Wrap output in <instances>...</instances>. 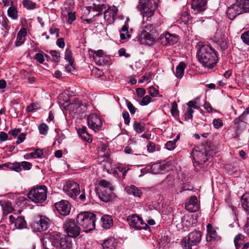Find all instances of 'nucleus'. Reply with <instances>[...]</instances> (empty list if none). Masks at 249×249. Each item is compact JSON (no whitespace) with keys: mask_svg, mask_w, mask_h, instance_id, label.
I'll use <instances>...</instances> for the list:
<instances>
[{"mask_svg":"<svg viewBox=\"0 0 249 249\" xmlns=\"http://www.w3.org/2000/svg\"><path fill=\"white\" fill-rule=\"evenodd\" d=\"M186 67L185 64L181 62L176 68L175 75L178 78H181L184 74V70Z\"/></svg>","mask_w":249,"mask_h":249,"instance_id":"32","label":"nucleus"},{"mask_svg":"<svg viewBox=\"0 0 249 249\" xmlns=\"http://www.w3.org/2000/svg\"><path fill=\"white\" fill-rule=\"evenodd\" d=\"M136 92L139 97H142L145 93V90L143 88H137L136 89Z\"/></svg>","mask_w":249,"mask_h":249,"instance_id":"61","label":"nucleus"},{"mask_svg":"<svg viewBox=\"0 0 249 249\" xmlns=\"http://www.w3.org/2000/svg\"><path fill=\"white\" fill-rule=\"evenodd\" d=\"M142 31H144L145 33H152L154 34L156 32V29L154 28V27L152 24L148 23L146 24L145 25H144L143 27V29Z\"/></svg>","mask_w":249,"mask_h":249,"instance_id":"43","label":"nucleus"},{"mask_svg":"<svg viewBox=\"0 0 249 249\" xmlns=\"http://www.w3.org/2000/svg\"><path fill=\"white\" fill-rule=\"evenodd\" d=\"M23 6L28 10H33L36 8V4L29 0H24L22 2Z\"/></svg>","mask_w":249,"mask_h":249,"instance_id":"41","label":"nucleus"},{"mask_svg":"<svg viewBox=\"0 0 249 249\" xmlns=\"http://www.w3.org/2000/svg\"><path fill=\"white\" fill-rule=\"evenodd\" d=\"M160 43L163 46L173 45L178 42V36L169 33L162 34L160 37Z\"/></svg>","mask_w":249,"mask_h":249,"instance_id":"14","label":"nucleus"},{"mask_svg":"<svg viewBox=\"0 0 249 249\" xmlns=\"http://www.w3.org/2000/svg\"><path fill=\"white\" fill-rule=\"evenodd\" d=\"M113 187L101 189L96 191L100 199L105 202H109L113 197Z\"/></svg>","mask_w":249,"mask_h":249,"instance_id":"18","label":"nucleus"},{"mask_svg":"<svg viewBox=\"0 0 249 249\" xmlns=\"http://www.w3.org/2000/svg\"><path fill=\"white\" fill-rule=\"evenodd\" d=\"M247 121V119L242 117L241 115L234 120V124L235 125V131L236 134H238L240 130L245 127Z\"/></svg>","mask_w":249,"mask_h":249,"instance_id":"23","label":"nucleus"},{"mask_svg":"<svg viewBox=\"0 0 249 249\" xmlns=\"http://www.w3.org/2000/svg\"><path fill=\"white\" fill-rule=\"evenodd\" d=\"M147 150L149 152H153L155 151V144L152 142H149L147 145Z\"/></svg>","mask_w":249,"mask_h":249,"instance_id":"64","label":"nucleus"},{"mask_svg":"<svg viewBox=\"0 0 249 249\" xmlns=\"http://www.w3.org/2000/svg\"><path fill=\"white\" fill-rule=\"evenodd\" d=\"M104 53L102 50L95 52L93 55L94 61L97 65H102L104 63Z\"/></svg>","mask_w":249,"mask_h":249,"instance_id":"29","label":"nucleus"},{"mask_svg":"<svg viewBox=\"0 0 249 249\" xmlns=\"http://www.w3.org/2000/svg\"><path fill=\"white\" fill-rule=\"evenodd\" d=\"M134 130L138 133H141L144 131V124L135 122L133 124Z\"/></svg>","mask_w":249,"mask_h":249,"instance_id":"40","label":"nucleus"},{"mask_svg":"<svg viewBox=\"0 0 249 249\" xmlns=\"http://www.w3.org/2000/svg\"><path fill=\"white\" fill-rule=\"evenodd\" d=\"M241 38L245 44L249 45V30L243 33Z\"/></svg>","mask_w":249,"mask_h":249,"instance_id":"52","label":"nucleus"},{"mask_svg":"<svg viewBox=\"0 0 249 249\" xmlns=\"http://www.w3.org/2000/svg\"><path fill=\"white\" fill-rule=\"evenodd\" d=\"M85 126H82L78 130L77 133L84 140L89 142H91V136L87 132Z\"/></svg>","mask_w":249,"mask_h":249,"instance_id":"26","label":"nucleus"},{"mask_svg":"<svg viewBox=\"0 0 249 249\" xmlns=\"http://www.w3.org/2000/svg\"><path fill=\"white\" fill-rule=\"evenodd\" d=\"M127 193L129 195H132L135 196L140 197L142 195V192L137 187L133 185H131L125 188Z\"/></svg>","mask_w":249,"mask_h":249,"instance_id":"27","label":"nucleus"},{"mask_svg":"<svg viewBox=\"0 0 249 249\" xmlns=\"http://www.w3.org/2000/svg\"><path fill=\"white\" fill-rule=\"evenodd\" d=\"M63 190L66 195L75 200L79 195V185L73 180H68L63 186Z\"/></svg>","mask_w":249,"mask_h":249,"instance_id":"8","label":"nucleus"},{"mask_svg":"<svg viewBox=\"0 0 249 249\" xmlns=\"http://www.w3.org/2000/svg\"><path fill=\"white\" fill-rule=\"evenodd\" d=\"M127 107L131 114H134L136 112V108L130 102H126Z\"/></svg>","mask_w":249,"mask_h":249,"instance_id":"59","label":"nucleus"},{"mask_svg":"<svg viewBox=\"0 0 249 249\" xmlns=\"http://www.w3.org/2000/svg\"><path fill=\"white\" fill-rule=\"evenodd\" d=\"M116 246V242L114 238H110L102 244L103 249H115Z\"/></svg>","mask_w":249,"mask_h":249,"instance_id":"30","label":"nucleus"},{"mask_svg":"<svg viewBox=\"0 0 249 249\" xmlns=\"http://www.w3.org/2000/svg\"><path fill=\"white\" fill-rule=\"evenodd\" d=\"M151 101V97L148 95H146L143 97L142 101L140 103V105L141 106H146L149 103H150Z\"/></svg>","mask_w":249,"mask_h":249,"instance_id":"57","label":"nucleus"},{"mask_svg":"<svg viewBox=\"0 0 249 249\" xmlns=\"http://www.w3.org/2000/svg\"><path fill=\"white\" fill-rule=\"evenodd\" d=\"M146 169L153 174L163 173L167 171V165L165 163H156L151 166H147Z\"/></svg>","mask_w":249,"mask_h":249,"instance_id":"17","label":"nucleus"},{"mask_svg":"<svg viewBox=\"0 0 249 249\" xmlns=\"http://www.w3.org/2000/svg\"><path fill=\"white\" fill-rule=\"evenodd\" d=\"M118 9L114 5L109 6L104 12V19L108 22L114 21L117 14Z\"/></svg>","mask_w":249,"mask_h":249,"instance_id":"19","label":"nucleus"},{"mask_svg":"<svg viewBox=\"0 0 249 249\" xmlns=\"http://www.w3.org/2000/svg\"><path fill=\"white\" fill-rule=\"evenodd\" d=\"M91 8L94 11L99 12L98 14L96 15V16H97L101 14L104 9L106 8V6L105 4H96L94 3L93 4V7L91 6L86 7V9L88 10L89 12L90 11Z\"/></svg>","mask_w":249,"mask_h":249,"instance_id":"33","label":"nucleus"},{"mask_svg":"<svg viewBox=\"0 0 249 249\" xmlns=\"http://www.w3.org/2000/svg\"><path fill=\"white\" fill-rule=\"evenodd\" d=\"M177 142V140L170 141L168 142L165 144V146L168 150H173L175 149L176 147V143Z\"/></svg>","mask_w":249,"mask_h":249,"instance_id":"50","label":"nucleus"},{"mask_svg":"<svg viewBox=\"0 0 249 249\" xmlns=\"http://www.w3.org/2000/svg\"><path fill=\"white\" fill-rule=\"evenodd\" d=\"M68 22L71 24L73 21L75 20V16L74 13L69 12L68 13Z\"/></svg>","mask_w":249,"mask_h":249,"instance_id":"60","label":"nucleus"},{"mask_svg":"<svg viewBox=\"0 0 249 249\" xmlns=\"http://www.w3.org/2000/svg\"><path fill=\"white\" fill-rule=\"evenodd\" d=\"M9 20L7 18H2L0 22L1 26L4 27L6 30H8L10 28V26L9 25Z\"/></svg>","mask_w":249,"mask_h":249,"instance_id":"55","label":"nucleus"},{"mask_svg":"<svg viewBox=\"0 0 249 249\" xmlns=\"http://www.w3.org/2000/svg\"><path fill=\"white\" fill-rule=\"evenodd\" d=\"M47 188L42 185L39 187L32 189L28 194L29 199L35 203H42L47 198Z\"/></svg>","mask_w":249,"mask_h":249,"instance_id":"7","label":"nucleus"},{"mask_svg":"<svg viewBox=\"0 0 249 249\" xmlns=\"http://www.w3.org/2000/svg\"><path fill=\"white\" fill-rule=\"evenodd\" d=\"M87 123L89 128L94 131H98L101 129L102 121L100 116L97 114L92 113L87 117Z\"/></svg>","mask_w":249,"mask_h":249,"instance_id":"11","label":"nucleus"},{"mask_svg":"<svg viewBox=\"0 0 249 249\" xmlns=\"http://www.w3.org/2000/svg\"><path fill=\"white\" fill-rule=\"evenodd\" d=\"M96 216L91 213L85 212L78 214L76 222L85 232L93 230L95 227Z\"/></svg>","mask_w":249,"mask_h":249,"instance_id":"4","label":"nucleus"},{"mask_svg":"<svg viewBox=\"0 0 249 249\" xmlns=\"http://www.w3.org/2000/svg\"><path fill=\"white\" fill-rule=\"evenodd\" d=\"M38 129L41 134L46 135L48 131V126L45 124H41L39 125Z\"/></svg>","mask_w":249,"mask_h":249,"instance_id":"49","label":"nucleus"},{"mask_svg":"<svg viewBox=\"0 0 249 249\" xmlns=\"http://www.w3.org/2000/svg\"><path fill=\"white\" fill-rule=\"evenodd\" d=\"M197 57L202 65L209 69L214 67L217 64V52L209 45H203L197 51Z\"/></svg>","mask_w":249,"mask_h":249,"instance_id":"2","label":"nucleus"},{"mask_svg":"<svg viewBox=\"0 0 249 249\" xmlns=\"http://www.w3.org/2000/svg\"><path fill=\"white\" fill-rule=\"evenodd\" d=\"M217 150L213 145L207 144L203 149L200 150L199 148H195L192 152V156L195 162L197 164H203L210 157L213 156Z\"/></svg>","mask_w":249,"mask_h":249,"instance_id":"3","label":"nucleus"},{"mask_svg":"<svg viewBox=\"0 0 249 249\" xmlns=\"http://www.w3.org/2000/svg\"><path fill=\"white\" fill-rule=\"evenodd\" d=\"M187 211L191 213L196 212L200 209V205L196 196H190L185 204Z\"/></svg>","mask_w":249,"mask_h":249,"instance_id":"15","label":"nucleus"},{"mask_svg":"<svg viewBox=\"0 0 249 249\" xmlns=\"http://www.w3.org/2000/svg\"><path fill=\"white\" fill-rule=\"evenodd\" d=\"M123 117L124 120V123L125 124H128L130 122V117L129 113L125 111L123 113Z\"/></svg>","mask_w":249,"mask_h":249,"instance_id":"62","label":"nucleus"},{"mask_svg":"<svg viewBox=\"0 0 249 249\" xmlns=\"http://www.w3.org/2000/svg\"><path fill=\"white\" fill-rule=\"evenodd\" d=\"M244 231L245 233L249 235V216H248L246 223L244 226Z\"/></svg>","mask_w":249,"mask_h":249,"instance_id":"63","label":"nucleus"},{"mask_svg":"<svg viewBox=\"0 0 249 249\" xmlns=\"http://www.w3.org/2000/svg\"><path fill=\"white\" fill-rule=\"evenodd\" d=\"M44 54L47 58L48 57V55L47 54H44L43 52H41V53H37L35 55V58L39 63L42 64L43 63L44 61Z\"/></svg>","mask_w":249,"mask_h":249,"instance_id":"46","label":"nucleus"},{"mask_svg":"<svg viewBox=\"0 0 249 249\" xmlns=\"http://www.w3.org/2000/svg\"><path fill=\"white\" fill-rule=\"evenodd\" d=\"M111 187H113L112 186L111 184L109 182L105 179H103L99 182V186L96 188V191L100 190L102 188H104L105 189L106 188H109Z\"/></svg>","mask_w":249,"mask_h":249,"instance_id":"42","label":"nucleus"},{"mask_svg":"<svg viewBox=\"0 0 249 249\" xmlns=\"http://www.w3.org/2000/svg\"><path fill=\"white\" fill-rule=\"evenodd\" d=\"M194 113L193 109H191V108H189L188 107L187 109V110L185 113V119L186 120H188L191 119L193 118V114Z\"/></svg>","mask_w":249,"mask_h":249,"instance_id":"56","label":"nucleus"},{"mask_svg":"<svg viewBox=\"0 0 249 249\" xmlns=\"http://www.w3.org/2000/svg\"><path fill=\"white\" fill-rule=\"evenodd\" d=\"M216 44L222 50H225L227 49L228 46L225 39L221 38L218 40L216 41Z\"/></svg>","mask_w":249,"mask_h":249,"instance_id":"45","label":"nucleus"},{"mask_svg":"<svg viewBox=\"0 0 249 249\" xmlns=\"http://www.w3.org/2000/svg\"><path fill=\"white\" fill-rule=\"evenodd\" d=\"M42 243L45 249H71L72 245L69 237L58 232L46 235Z\"/></svg>","mask_w":249,"mask_h":249,"instance_id":"1","label":"nucleus"},{"mask_svg":"<svg viewBox=\"0 0 249 249\" xmlns=\"http://www.w3.org/2000/svg\"><path fill=\"white\" fill-rule=\"evenodd\" d=\"M27 34V30L25 28H21L18 32L17 40L15 42V45L17 47L20 46L25 41V36Z\"/></svg>","mask_w":249,"mask_h":249,"instance_id":"24","label":"nucleus"},{"mask_svg":"<svg viewBox=\"0 0 249 249\" xmlns=\"http://www.w3.org/2000/svg\"><path fill=\"white\" fill-rule=\"evenodd\" d=\"M207 231L206 240L207 242L218 241L220 239V236H218L216 231L213 229L211 224L207 225Z\"/></svg>","mask_w":249,"mask_h":249,"instance_id":"21","label":"nucleus"},{"mask_svg":"<svg viewBox=\"0 0 249 249\" xmlns=\"http://www.w3.org/2000/svg\"><path fill=\"white\" fill-rule=\"evenodd\" d=\"M15 226L17 229H23L26 226V222L23 218L21 216H18L16 218Z\"/></svg>","mask_w":249,"mask_h":249,"instance_id":"39","label":"nucleus"},{"mask_svg":"<svg viewBox=\"0 0 249 249\" xmlns=\"http://www.w3.org/2000/svg\"><path fill=\"white\" fill-rule=\"evenodd\" d=\"M99 155L101 157L108 159L109 157V149L107 145L102 144L99 152Z\"/></svg>","mask_w":249,"mask_h":249,"instance_id":"36","label":"nucleus"},{"mask_svg":"<svg viewBox=\"0 0 249 249\" xmlns=\"http://www.w3.org/2000/svg\"><path fill=\"white\" fill-rule=\"evenodd\" d=\"M239 2L241 4V7L243 9V13L249 12V0H240Z\"/></svg>","mask_w":249,"mask_h":249,"instance_id":"44","label":"nucleus"},{"mask_svg":"<svg viewBox=\"0 0 249 249\" xmlns=\"http://www.w3.org/2000/svg\"><path fill=\"white\" fill-rule=\"evenodd\" d=\"M171 113L175 117L178 116V105L176 102L172 103V108L171 109Z\"/></svg>","mask_w":249,"mask_h":249,"instance_id":"47","label":"nucleus"},{"mask_svg":"<svg viewBox=\"0 0 249 249\" xmlns=\"http://www.w3.org/2000/svg\"><path fill=\"white\" fill-rule=\"evenodd\" d=\"M102 227L106 229H108L113 225V220L112 217L109 215H105L101 218Z\"/></svg>","mask_w":249,"mask_h":249,"instance_id":"25","label":"nucleus"},{"mask_svg":"<svg viewBox=\"0 0 249 249\" xmlns=\"http://www.w3.org/2000/svg\"><path fill=\"white\" fill-rule=\"evenodd\" d=\"M55 207L61 215H67L70 213L71 205L67 200H62L55 203Z\"/></svg>","mask_w":249,"mask_h":249,"instance_id":"16","label":"nucleus"},{"mask_svg":"<svg viewBox=\"0 0 249 249\" xmlns=\"http://www.w3.org/2000/svg\"><path fill=\"white\" fill-rule=\"evenodd\" d=\"M144 31H141L139 35V40L141 44L151 45L155 42V34L152 33H145Z\"/></svg>","mask_w":249,"mask_h":249,"instance_id":"20","label":"nucleus"},{"mask_svg":"<svg viewBox=\"0 0 249 249\" xmlns=\"http://www.w3.org/2000/svg\"><path fill=\"white\" fill-rule=\"evenodd\" d=\"M43 152L42 149H37L34 152L31 153L32 158H38L41 157Z\"/></svg>","mask_w":249,"mask_h":249,"instance_id":"51","label":"nucleus"},{"mask_svg":"<svg viewBox=\"0 0 249 249\" xmlns=\"http://www.w3.org/2000/svg\"><path fill=\"white\" fill-rule=\"evenodd\" d=\"M7 15L12 19H17L18 18V14L16 7L11 6L7 10Z\"/></svg>","mask_w":249,"mask_h":249,"instance_id":"37","label":"nucleus"},{"mask_svg":"<svg viewBox=\"0 0 249 249\" xmlns=\"http://www.w3.org/2000/svg\"><path fill=\"white\" fill-rule=\"evenodd\" d=\"M207 0H192V8L195 10L203 11L207 7Z\"/></svg>","mask_w":249,"mask_h":249,"instance_id":"22","label":"nucleus"},{"mask_svg":"<svg viewBox=\"0 0 249 249\" xmlns=\"http://www.w3.org/2000/svg\"><path fill=\"white\" fill-rule=\"evenodd\" d=\"M49 224V219L44 216H40L38 220L33 222L31 226L34 231L40 232L48 229Z\"/></svg>","mask_w":249,"mask_h":249,"instance_id":"12","label":"nucleus"},{"mask_svg":"<svg viewBox=\"0 0 249 249\" xmlns=\"http://www.w3.org/2000/svg\"><path fill=\"white\" fill-rule=\"evenodd\" d=\"M127 220L129 226L135 230L147 229L149 226L144 223L142 218L137 214H132L127 217Z\"/></svg>","mask_w":249,"mask_h":249,"instance_id":"10","label":"nucleus"},{"mask_svg":"<svg viewBox=\"0 0 249 249\" xmlns=\"http://www.w3.org/2000/svg\"><path fill=\"white\" fill-rule=\"evenodd\" d=\"M65 59L69 63H73V59L72 57V53L70 49H67L65 51Z\"/></svg>","mask_w":249,"mask_h":249,"instance_id":"48","label":"nucleus"},{"mask_svg":"<svg viewBox=\"0 0 249 249\" xmlns=\"http://www.w3.org/2000/svg\"><path fill=\"white\" fill-rule=\"evenodd\" d=\"M243 9L241 7V4L238 0L231 4L227 11V17L231 20H233L237 16L243 13Z\"/></svg>","mask_w":249,"mask_h":249,"instance_id":"13","label":"nucleus"},{"mask_svg":"<svg viewBox=\"0 0 249 249\" xmlns=\"http://www.w3.org/2000/svg\"><path fill=\"white\" fill-rule=\"evenodd\" d=\"M65 230L68 237L75 238L80 234L81 228L77 222L69 219L65 221Z\"/></svg>","mask_w":249,"mask_h":249,"instance_id":"9","label":"nucleus"},{"mask_svg":"<svg viewBox=\"0 0 249 249\" xmlns=\"http://www.w3.org/2000/svg\"><path fill=\"white\" fill-rule=\"evenodd\" d=\"M20 164H21V166H22V167L25 170H27L31 169V168L32 167V164L28 161H22L20 163Z\"/></svg>","mask_w":249,"mask_h":249,"instance_id":"58","label":"nucleus"},{"mask_svg":"<svg viewBox=\"0 0 249 249\" xmlns=\"http://www.w3.org/2000/svg\"><path fill=\"white\" fill-rule=\"evenodd\" d=\"M241 205L245 211L249 214V193H245L241 197Z\"/></svg>","mask_w":249,"mask_h":249,"instance_id":"28","label":"nucleus"},{"mask_svg":"<svg viewBox=\"0 0 249 249\" xmlns=\"http://www.w3.org/2000/svg\"><path fill=\"white\" fill-rule=\"evenodd\" d=\"M187 106L189 108H191V109H193V108L196 109H199L201 106L200 97H197L193 100L189 101L187 103Z\"/></svg>","mask_w":249,"mask_h":249,"instance_id":"31","label":"nucleus"},{"mask_svg":"<svg viewBox=\"0 0 249 249\" xmlns=\"http://www.w3.org/2000/svg\"><path fill=\"white\" fill-rule=\"evenodd\" d=\"M3 214H7L13 211V208L9 202H5L1 204Z\"/></svg>","mask_w":249,"mask_h":249,"instance_id":"38","label":"nucleus"},{"mask_svg":"<svg viewBox=\"0 0 249 249\" xmlns=\"http://www.w3.org/2000/svg\"><path fill=\"white\" fill-rule=\"evenodd\" d=\"M234 243L236 249L240 248L244 243V236L241 233L237 234L234 239Z\"/></svg>","mask_w":249,"mask_h":249,"instance_id":"34","label":"nucleus"},{"mask_svg":"<svg viewBox=\"0 0 249 249\" xmlns=\"http://www.w3.org/2000/svg\"><path fill=\"white\" fill-rule=\"evenodd\" d=\"M148 91L149 95L152 97H156L159 94V90L156 89L153 86H151L148 88Z\"/></svg>","mask_w":249,"mask_h":249,"instance_id":"54","label":"nucleus"},{"mask_svg":"<svg viewBox=\"0 0 249 249\" xmlns=\"http://www.w3.org/2000/svg\"><path fill=\"white\" fill-rule=\"evenodd\" d=\"M2 166H7L8 168L12 169L17 172H19L21 171V164L18 162H15L13 163H5L3 164Z\"/></svg>","mask_w":249,"mask_h":249,"instance_id":"35","label":"nucleus"},{"mask_svg":"<svg viewBox=\"0 0 249 249\" xmlns=\"http://www.w3.org/2000/svg\"><path fill=\"white\" fill-rule=\"evenodd\" d=\"M201 232L199 231H193L184 237L181 241L183 249H192V247L198 245L201 241Z\"/></svg>","mask_w":249,"mask_h":249,"instance_id":"6","label":"nucleus"},{"mask_svg":"<svg viewBox=\"0 0 249 249\" xmlns=\"http://www.w3.org/2000/svg\"><path fill=\"white\" fill-rule=\"evenodd\" d=\"M158 0H141L137 8L142 15L143 19L151 18L158 7Z\"/></svg>","mask_w":249,"mask_h":249,"instance_id":"5","label":"nucleus"},{"mask_svg":"<svg viewBox=\"0 0 249 249\" xmlns=\"http://www.w3.org/2000/svg\"><path fill=\"white\" fill-rule=\"evenodd\" d=\"M213 124L214 128L218 129L221 127L223 125L222 121L220 119H214L213 121Z\"/></svg>","mask_w":249,"mask_h":249,"instance_id":"53","label":"nucleus"}]
</instances>
